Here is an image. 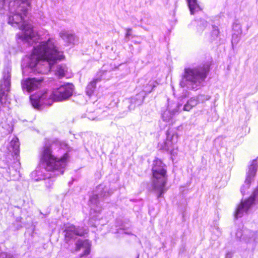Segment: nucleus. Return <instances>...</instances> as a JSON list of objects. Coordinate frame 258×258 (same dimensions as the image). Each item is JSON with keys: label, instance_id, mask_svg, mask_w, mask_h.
I'll return each mask as SVG.
<instances>
[{"label": "nucleus", "instance_id": "nucleus-27", "mask_svg": "<svg viewBox=\"0 0 258 258\" xmlns=\"http://www.w3.org/2000/svg\"><path fill=\"white\" fill-rule=\"evenodd\" d=\"M197 99H198V103L200 102H203L205 101L208 100L210 98V96L207 95H199L197 97Z\"/></svg>", "mask_w": 258, "mask_h": 258}, {"label": "nucleus", "instance_id": "nucleus-15", "mask_svg": "<svg viewBox=\"0 0 258 258\" xmlns=\"http://www.w3.org/2000/svg\"><path fill=\"white\" fill-rule=\"evenodd\" d=\"M59 36L68 45L75 44L78 42V38L71 31L62 30L60 31Z\"/></svg>", "mask_w": 258, "mask_h": 258}, {"label": "nucleus", "instance_id": "nucleus-32", "mask_svg": "<svg viewBox=\"0 0 258 258\" xmlns=\"http://www.w3.org/2000/svg\"><path fill=\"white\" fill-rule=\"evenodd\" d=\"M0 125L4 128H7V126H9V125H7V124L4 123L3 122H1Z\"/></svg>", "mask_w": 258, "mask_h": 258}, {"label": "nucleus", "instance_id": "nucleus-29", "mask_svg": "<svg viewBox=\"0 0 258 258\" xmlns=\"http://www.w3.org/2000/svg\"><path fill=\"white\" fill-rule=\"evenodd\" d=\"M126 33L125 35V40L126 41H128L130 40V37L132 36L131 34V32L132 31V29L131 28H127L126 29Z\"/></svg>", "mask_w": 258, "mask_h": 258}, {"label": "nucleus", "instance_id": "nucleus-20", "mask_svg": "<svg viewBox=\"0 0 258 258\" xmlns=\"http://www.w3.org/2000/svg\"><path fill=\"white\" fill-rule=\"evenodd\" d=\"M194 25L196 26L197 31L198 33H202L208 26V23L204 19H201L194 22Z\"/></svg>", "mask_w": 258, "mask_h": 258}, {"label": "nucleus", "instance_id": "nucleus-21", "mask_svg": "<svg viewBox=\"0 0 258 258\" xmlns=\"http://www.w3.org/2000/svg\"><path fill=\"white\" fill-rule=\"evenodd\" d=\"M67 71L68 68L66 64H59L56 67L55 74L56 76H58V78H61L66 76V73L67 72Z\"/></svg>", "mask_w": 258, "mask_h": 258}, {"label": "nucleus", "instance_id": "nucleus-24", "mask_svg": "<svg viewBox=\"0 0 258 258\" xmlns=\"http://www.w3.org/2000/svg\"><path fill=\"white\" fill-rule=\"evenodd\" d=\"M213 30L211 32L210 40L211 42H215V43H218L219 42V30L217 27L213 26L212 27Z\"/></svg>", "mask_w": 258, "mask_h": 258}, {"label": "nucleus", "instance_id": "nucleus-18", "mask_svg": "<svg viewBox=\"0 0 258 258\" xmlns=\"http://www.w3.org/2000/svg\"><path fill=\"white\" fill-rule=\"evenodd\" d=\"M19 139L16 137H14L10 143L9 149L10 151H12L15 156H18L19 154Z\"/></svg>", "mask_w": 258, "mask_h": 258}, {"label": "nucleus", "instance_id": "nucleus-28", "mask_svg": "<svg viewBox=\"0 0 258 258\" xmlns=\"http://www.w3.org/2000/svg\"><path fill=\"white\" fill-rule=\"evenodd\" d=\"M48 178V179L45 182V186L48 190H50V189L52 188L53 181L52 180L50 179V178Z\"/></svg>", "mask_w": 258, "mask_h": 258}, {"label": "nucleus", "instance_id": "nucleus-12", "mask_svg": "<svg viewBox=\"0 0 258 258\" xmlns=\"http://www.w3.org/2000/svg\"><path fill=\"white\" fill-rule=\"evenodd\" d=\"M257 165L256 161L253 160L246 173V177L244 181V184L242 185L240 188V191L242 195H244L246 190L248 189L250 187V183L257 171Z\"/></svg>", "mask_w": 258, "mask_h": 258}, {"label": "nucleus", "instance_id": "nucleus-9", "mask_svg": "<svg viewBox=\"0 0 258 258\" xmlns=\"http://www.w3.org/2000/svg\"><path fill=\"white\" fill-rule=\"evenodd\" d=\"M144 99V94L139 93L134 97L124 100L122 102V110L120 111L121 116L126 115L130 111L134 110L136 106L141 105Z\"/></svg>", "mask_w": 258, "mask_h": 258}, {"label": "nucleus", "instance_id": "nucleus-17", "mask_svg": "<svg viewBox=\"0 0 258 258\" xmlns=\"http://www.w3.org/2000/svg\"><path fill=\"white\" fill-rule=\"evenodd\" d=\"M253 232L248 229H238L236 232V236L239 239L249 241L253 237Z\"/></svg>", "mask_w": 258, "mask_h": 258}, {"label": "nucleus", "instance_id": "nucleus-25", "mask_svg": "<svg viewBox=\"0 0 258 258\" xmlns=\"http://www.w3.org/2000/svg\"><path fill=\"white\" fill-rule=\"evenodd\" d=\"M241 34L233 33L232 36L231 43L233 46L234 45H236L240 40Z\"/></svg>", "mask_w": 258, "mask_h": 258}, {"label": "nucleus", "instance_id": "nucleus-31", "mask_svg": "<svg viewBox=\"0 0 258 258\" xmlns=\"http://www.w3.org/2000/svg\"><path fill=\"white\" fill-rule=\"evenodd\" d=\"M120 230L124 233L126 234H131V233L127 231L126 229L123 228H120Z\"/></svg>", "mask_w": 258, "mask_h": 258}, {"label": "nucleus", "instance_id": "nucleus-1", "mask_svg": "<svg viewBox=\"0 0 258 258\" xmlns=\"http://www.w3.org/2000/svg\"><path fill=\"white\" fill-rule=\"evenodd\" d=\"M30 6L29 0H0V13L8 11V23L22 30V41L30 45L35 43L32 53L22 61L23 73L37 72L46 74L53 69L55 63L64 58V55L62 51L58 50L53 38H49L37 44L38 35L31 24L24 21Z\"/></svg>", "mask_w": 258, "mask_h": 258}, {"label": "nucleus", "instance_id": "nucleus-19", "mask_svg": "<svg viewBox=\"0 0 258 258\" xmlns=\"http://www.w3.org/2000/svg\"><path fill=\"white\" fill-rule=\"evenodd\" d=\"M191 15L202 11V8L198 4L197 0H187Z\"/></svg>", "mask_w": 258, "mask_h": 258}, {"label": "nucleus", "instance_id": "nucleus-10", "mask_svg": "<svg viewBox=\"0 0 258 258\" xmlns=\"http://www.w3.org/2000/svg\"><path fill=\"white\" fill-rule=\"evenodd\" d=\"M64 240L68 243L71 239H74L77 236H82L87 233V229L85 227L76 226L74 225H67L63 231Z\"/></svg>", "mask_w": 258, "mask_h": 258}, {"label": "nucleus", "instance_id": "nucleus-13", "mask_svg": "<svg viewBox=\"0 0 258 258\" xmlns=\"http://www.w3.org/2000/svg\"><path fill=\"white\" fill-rule=\"evenodd\" d=\"M181 105L182 104L180 103L174 102L169 103V102H168L167 110H165L162 115L163 120L169 122L172 118L174 115L179 111Z\"/></svg>", "mask_w": 258, "mask_h": 258}, {"label": "nucleus", "instance_id": "nucleus-2", "mask_svg": "<svg viewBox=\"0 0 258 258\" xmlns=\"http://www.w3.org/2000/svg\"><path fill=\"white\" fill-rule=\"evenodd\" d=\"M54 145L52 144L51 146H45L43 148L41 159L45 169L37 168L33 171L31 176L33 180L39 181L63 173V169L67 165V161L69 158L68 154L65 153L60 157L55 156L52 151Z\"/></svg>", "mask_w": 258, "mask_h": 258}, {"label": "nucleus", "instance_id": "nucleus-22", "mask_svg": "<svg viewBox=\"0 0 258 258\" xmlns=\"http://www.w3.org/2000/svg\"><path fill=\"white\" fill-rule=\"evenodd\" d=\"M100 80V79L96 78L89 83L86 88V93L88 95L91 96L93 93L96 88V84Z\"/></svg>", "mask_w": 258, "mask_h": 258}, {"label": "nucleus", "instance_id": "nucleus-4", "mask_svg": "<svg viewBox=\"0 0 258 258\" xmlns=\"http://www.w3.org/2000/svg\"><path fill=\"white\" fill-rule=\"evenodd\" d=\"M209 67V64L204 63L185 68L180 81V86L189 90L200 89L203 86L208 76Z\"/></svg>", "mask_w": 258, "mask_h": 258}, {"label": "nucleus", "instance_id": "nucleus-6", "mask_svg": "<svg viewBox=\"0 0 258 258\" xmlns=\"http://www.w3.org/2000/svg\"><path fill=\"white\" fill-rule=\"evenodd\" d=\"M110 195V193L108 187L103 184L97 186L89 201L91 209L96 212H99L101 211L100 202L103 201L105 198Z\"/></svg>", "mask_w": 258, "mask_h": 258}, {"label": "nucleus", "instance_id": "nucleus-11", "mask_svg": "<svg viewBox=\"0 0 258 258\" xmlns=\"http://www.w3.org/2000/svg\"><path fill=\"white\" fill-rule=\"evenodd\" d=\"M43 80L44 78L42 77L39 78H28L23 79L21 81L22 90L24 92L31 93L40 88Z\"/></svg>", "mask_w": 258, "mask_h": 258}, {"label": "nucleus", "instance_id": "nucleus-16", "mask_svg": "<svg viewBox=\"0 0 258 258\" xmlns=\"http://www.w3.org/2000/svg\"><path fill=\"white\" fill-rule=\"evenodd\" d=\"M141 83H142V82H144V84L143 86V92L140 93H143L145 96L146 94L151 92L153 88L158 84L156 80L152 79H141Z\"/></svg>", "mask_w": 258, "mask_h": 258}, {"label": "nucleus", "instance_id": "nucleus-23", "mask_svg": "<svg viewBox=\"0 0 258 258\" xmlns=\"http://www.w3.org/2000/svg\"><path fill=\"white\" fill-rule=\"evenodd\" d=\"M198 104V99L196 97H192L189 99L184 105L183 109L184 111H189L192 107Z\"/></svg>", "mask_w": 258, "mask_h": 258}, {"label": "nucleus", "instance_id": "nucleus-5", "mask_svg": "<svg viewBox=\"0 0 258 258\" xmlns=\"http://www.w3.org/2000/svg\"><path fill=\"white\" fill-rule=\"evenodd\" d=\"M152 185L154 190L158 194L157 198L162 197L166 191L165 185L167 176L166 175V166L159 159L154 161L152 167Z\"/></svg>", "mask_w": 258, "mask_h": 258}, {"label": "nucleus", "instance_id": "nucleus-26", "mask_svg": "<svg viewBox=\"0 0 258 258\" xmlns=\"http://www.w3.org/2000/svg\"><path fill=\"white\" fill-rule=\"evenodd\" d=\"M233 30L236 32L235 33L242 34L241 25L237 21L234 22L233 24Z\"/></svg>", "mask_w": 258, "mask_h": 258}, {"label": "nucleus", "instance_id": "nucleus-7", "mask_svg": "<svg viewBox=\"0 0 258 258\" xmlns=\"http://www.w3.org/2000/svg\"><path fill=\"white\" fill-rule=\"evenodd\" d=\"M11 86V69L6 68L3 72V78L0 84V103L7 105L10 104L8 93Z\"/></svg>", "mask_w": 258, "mask_h": 258}, {"label": "nucleus", "instance_id": "nucleus-14", "mask_svg": "<svg viewBox=\"0 0 258 258\" xmlns=\"http://www.w3.org/2000/svg\"><path fill=\"white\" fill-rule=\"evenodd\" d=\"M74 251H79L81 249L83 252L80 255L81 257L88 255L90 252L91 243L88 239H79L75 243Z\"/></svg>", "mask_w": 258, "mask_h": 258}, {"label": "nucleus", "instance_id": "nucleus-8", "mask_svg": "<svg viewBox=\"0 0 258 258\" xmlns=\"http://www.w3.org/2000/svg\"><path fill=\"white\" fill-rule=\"evenodd\" d=\"M166 140L162 143H159L158 148L159 150L170 152L171 155H174L176 154L175 150L177 149L176 143L178 141L177 133L173 130H168L166 133Z\"/></svg>", "mask_w": 258, "mask_h": 258}, {"label": "nucleus", "instance_id": "nucleus-30", "mask_svg": "<svg viewBox=\"0 0 258 258\" xmlns=\"http://www.w3.org/2000/svg\"><path fill=\"white\" fill-rule=\"evenodd\" d=\"M233 253L231 252H228L225 255V258H232Z\"/></svg>", "mask_w": 258, "mask_h": 258}, {"label": "nucleus", "instance_id": "nucleus-3", "mask_svg": "<svg viewBox=\"0 0 258 258\" xmlns=\"http://www.w3.org/2000/svg\"><path fill=\"white\" fill-rule=\"evenodd\" d=\"M74 86L67 83L60 86L51 92H39L30 96V101L33 107L41 110L45 106L51 105L54 101H63L69 99L73 95Z\"/></svg>", "mask_w": 258, "mask_h": 258}]
</instances>
